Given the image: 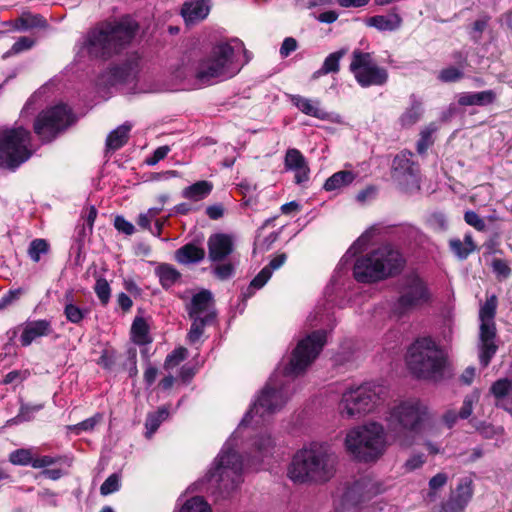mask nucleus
Instances as JSON below:
<instances>
[{"label":"nucleus","mask_w":512,"mask_h":512,"mask_svg":"<svg viewBox=\"0 0 512 512\" xmlns=\"http://www.w3.org/2000/svg\"><path fill=\"white\" fill-rule=\"evenodd\" d=\"M337 456L326 443L313 442L299 449L288 468V477L295 483L322 484L336 473Z\"/></svg>","instance_id":"1"},{"label":"nucleus","mask_w":512,"mask_h":512,"mask_svg":"<svg viewBox=\"0 0 512 512\" xmlns=\"http://www.w3.org/2000/svg\"><path fill=\"white\" fill-rule=\"evenodd\" d=\"M137 31L138 24L130 18L105 22L88 32L85 47L92 57L108 59L125 49Z\"/></svg>","instance_id":"2"},{"label":"nucleus","mask_w":512,"mask_h":512,"mask_svg":"<svg viewBox=\"0 0 512 512\" xmlns=\"http://www.w3.org/2000/svg\"><path fill=\"white\" fill-rule=\"evenodd\" d=\"M428 418V407L416 399L401 401L384 415L387 434L404 446L411 444L410 436L419 433Z\"/></svg>","instance_id":"3"},{"label":"nucleus","mask_w":512,"mask_h":512,"mask_svg":"<svg viewBox=\"0 0 512 512\" xmlns=\"http://www.w3.org/2000/svg\"><path fill=\"white\" fill-rule=\"evenodd\" d=\"M404 258L391 245H383L365 255L359 256L353 266L354 278L361 283H374L401 272Z\"/></svg>","instance_id":"4"},{"label":"nucleus","mask_w":512,"mask_h":512,"mask_svg":"<svg viewBox=\"0 0 512 512\" xmlns=\"http://www.w3.org/2000/svg\"><path fill=\"white\" fill-rule=\"evenodd\" d=\"M236 48H243V43L238 39L215 44L209 54L200 59L194 67L193 75L197 82L209 85L215 80L235 76L241 69L234 63Z\"/></svg>","instance_id":"5"},{"label":"nucleus","mask_w":512,"mask_h":512,"mask_svg":"<svg viewBox=\"0 0 512 512\" xmlns=\"http://www.w3.org/2000/svg\"><path fill=\"white\" fill-rule=\"evenodd\" d=\"M406 362L418 378L437 381L443 377L446 356L431 338L423 337L410 345Z\"/></svg>","instance_id":"6"},{"label":"nucleus","mask_w":512,"mask_h":512,"mask_svg":"<svg viewBox=\"0 0 512 512\" xmlns=\"http://www.w3.org/2000/svg\"><path fill=\"white\" fill-rule=\"evenodd\" d=\"M387 435L382 424L372 421L349 430L345 438V447L359 461H375L387 447Z\"/></svg>","instance_id":"7"},{"label":"nucleus","mask_w":512,"mask_h":512,"mask_svg":"<svg viewBox=\"0 0 512 512\" xmlns=\"http://www.w3.org/2000/svg\"><path fill=\"white\" fill-rule=\"evenodd\" d=\"M233 446V440L229 439L207 474L210 486L222 495L231 493L242 482L243 462Z\"/></svg>","instance_id":"8"},{"label":"nucleus","mask_w":512,"mask_h":512,"mask_svg":"<svg viewBox=\"0 0 512 512\" xmlns=\"http://www.w3.org/2000/svg\"><path fill=\"white\" fill-rule=\"evenodd\" d=\"M290 396L291 393L288 391L286 384L278 380L277 375L274 374L261 390L250 410L245 414L240 427L250 423L255 425L264 423L270 415L284 407Z\"/></svg>","instance_id":"9"},{"label":"nucleus","mask_w":512,"mask_h":512,"mask_svg":"<svg viewBox=\"0 0 512 512\" xmlns=\"http://www.w3.org/2000/svg\"><path fill=\"white\" fill-rule=\"evenodd\" d=\"M385 387L364 383L346 389L339 403V411L343 417L359 418L374 411L386 397Z\"/></svg>","instance_id":"10"},{"label":"nucleus","mask_w":512,"mask_h":512,"mask_svg":"<svg viewBox=\"0 0 512 512\" xmlns=\"http://www.w3.org/2000/svg\"><path fill=\"white\" fill-rule=\"evenodd\" d=\"M30 133L23 127L0 130V167L15 169L32 155Z\"/></svg>","instance_id":"11"},{"label":"nucleus","mask_w":512,"mask_h":512,"mask_svg":"<svg viewBox=\"0 0 512 512\" xmlns=\"http://www.w3.org/2000/svg\"><path fill=\"white\" fill-rule=\"evenodd\" d=\"M398 293L399 296L391 307L392 314L398 318L410 314L431 300L426 282L416 274L403 278Z\"/></svg>","instance_id":"12"},{"label":"nucleus","mask_w":512,"mask_h":512,"mask_svg":"<svg viewBox=\"0 0 512 512\" xmlns=\"http://www.w3.org/2000/svg\"><path fill=\"white\" fill-rule=\"evenodd\" d=\"M498 306L496 295L487 297L479 309V360L483 367H487L495 355L498 347L495 343L496 324L495 316Z\"/></svg>","instance_id":"13"},{"label":"nucleus","mask_w":512,"mask_h":512,"mask_svg":"<svg viewBox=\"0 0 512 512\" xmlns=\"http://www.w3.org/2000/svg\"><path fill=\"white\" fill-rule=\"evenodd\" d=\"M324 330L314 331L299 341L293 350L290 362L284 368V376H297L316 359L326 343Z\"/></svg>","instance_id":"14"},{"label":"nucleus","mask_w":512,"mask_h":512,"mask_svg":"<svg viewBox=\"0 0 512 512\" xmlns=\"http://www.w3.org/2000/svg\"><path fill=\"white\" fill-rule=\"evenodd\" d=\"M73 122L71 110L60 104L42 111L37 116L34 131L42 142H50Z\"/></svg>","instance_id":"15"},{"label":"nucleus","mask_w":512,"mask_h":512,"mask_svg":"<svg viewBox=\"0 0 512 512\" xmlns=\"http://www.w3.org/2000/svg\"><path fill=\"white\" fill-rule=\"evenodd\" d=\"M349 69L357 83L363 88L382 86L388 81V71L384 67L377 65L368 52L358 49L354 50Z\"/></svg>","instance_id":"16"},{"label":"nucleus","mask_w":512,"mask_h":512,"mask_svg":"<svg viewBox=\"0 0 512 512\" xmlns=\"http://www.w3.org/2000/svg\"><path fill=\"white\" fill-rule=\"evenodd\" d=\"M413 154L403 151L392 164V177L404 190L419 189V167L412 161Z\"/></svg>","instance_id":"17"},{"label":"nucleus","mask_w":512,"mask_h":512,"mask_svg":"<svg viewBox=\"0 0 512 512\" xmlns=\"http://www.w3.org/2000/svg\"><path fill=\"white\" fill-rule=\"evenodd\" d=\"M382 492L380 485L368 477H363L348 486L342 495L344 505L356 506Z\"/></svg>","instance_id":"18"},{"label":"nucleus","mask_w":512,"mask_h":512,"mask_svg":"<svg viewBox=\"0 0 512 512\" xmlns=\"http://www.w3.org/2000/svg\"><path fill=\"white\" fill-rule=\"evenodd\" d=\"M208 258L212 262L225 260L234 250L232 236L225 233H215L207 240Z\"/></svg>","instance_id":"19"},{"label":"nucleus","mask_w":512,"mask_h":512,"mask_svg":"<svg viewBox=\"0 0 512 512\" xmlns=\"http://www.w3.org/2000/svg\"><path fill=\"white\" fill-rule=\"evenodd\" d=\"M53 332L52 323L47 319L27 321L20 336L22 346H29L40 337L49 336Z\"/></svg>","instance_id":"20"},{"label":"nucleus","mask_w":512,"mask_h":512,"mask_svg":"<svg viewBox=\"0 0 512 512\" xmlns=\"http://www.w3.org/2000/svg\"><path fill=\"white\" fill-rule=\"evenodd\" d=\"M489 393L494 397L496 407L512 414V379H498L491 385Z\"/></svg>","instance_id":"21"},{"label":"nucleus","mask_w":512,"mask_h":512,"mask_svg":"<svg viewBox=\"0 0 512 512\" xmlns=\"http://www.w3.org/2000/svg\"><path fill=\"white\" fill-rule=\"evenodd\" d=\"M285 168L295 172V183L302 184L309 179L310 169L302 153L295 149H288L285 155Z\"/></svg>","instance_id":"22"},{"label":"nucleus","mask_w":512,"mask_h":512,"mask_svg":"<svg viewBox=\"0 0 512 512\" xmlns=\"http://www.w3.org/2000/svg\"><path fill=\"white\" fill-rule=\"evenodd\" d=\"M210 12V5L207 0H189L181 9V15L186 24H195L204 20Z\"/></svg>","instance_id":"23"},{"label":"nucleus","mask_w":512,"mask_h":512,"mask_svg":"<svg viewBox=\"0 0 512 512\" xmlns=\"http://www.w3.org/2000/svg\"><path fill=\"white\" fill-rule=\"evenodd\" d=\"M291 101L305 115L324 121L331 120V113L321 108L320 100H312L300 95H294Z\"/></svg>","instance_id":"24"},{"label":"nucleus","mask_w":512,"mask_h":512,"mask_svg":"<svg viewBox=\"0 0 512 512\" xmlns=\"http://www.w3.org/2000/svg\"><path fill=\"white\" fill-rule=\"evenodd\" d=\"M213 306V296L208 290H202L195 294L190 304L187 306L189 317H203L208 313H214L211 308Z\"/></svg>","instance_id":"25"},{"label":"nucleus","mask_w":512,"mask_h":512,"mask_svg":"<svg viewBox=\"0 0 512 512\" xmlns=\"http://www.w3.org/2000/svg\"><path fill=\"white\" fill-rule=\"evenodd\" d=\"M287 260L285 253L277 254L251 281L250 288L260 289L271 278L274 270L279 269Z\"/></svg>","instance_id":"26"},{"label":"nucleus","mask_w":512,"mask_h":512,"mask_svg":"<svg viewBox=\"0 0 512 512\" xmlns=\"http://www.w3.org/2000/svg\"><path fill=\"white\" fill-rule=\"evenodd\" d=\"M205 257V250L194 243H188L175 251V259L183 265L194 264L202 261Z\"/></svg>","instance_id":"27"},{"label":"nucleus","mask_w":512,"mask_h":512,"mask_svg":"<svg viewBox=\"0 0 512 512\" xmlns=\"http://www.w3.org/2000/svg\"><path fill=\"white\" fill-rule=\"evenodd\" d=\"M496 95L492 90L481 92H464L458 96V104L461 106H485L494 102Z\"/></svg>","instance_id":"28"},{"label":"nucleus","mask_w":512,"mask_h":512,"mask_svg":"<svg viewBox=\"0 0 512 512\" xmlns=\"http://www.w3.org/2000/svg\"><path fill=\"white\" fill-rule=\"evenodd\" d=\"M469 422L483 438L504 442L505 429L503 426H495L476 417L471 418Z\"/></svg>","instance_id":"29"},{"label":"nucleus","mask_w":512,"mask_h":512,"mask_svg":"<svg viewBox=\"0 0 512 512\" xmlns=\"http://www.w3.org/2000/svg\"><path fill=\"white\" fill-rule=\"evenodd\" d=\"M423 114L422 101L415 95L410 96V106L399 118L402 127H411L416 124Z\"/></svg>","instance_id":"30"},{"label":"nucleus","mask_w":512,"mask_h":512,"mask_svg":"<svg viewBox=\"0 0 512 512\" xmlns=\"http://www.w3.org/2000/svg\"><path fill=\"white\" fill-rule=\"evenodd\" d=\"M131 128L132 125L129 122H126L111 131L106 139L107 149L115 151L124 146L128 141Z\"/></svg>","instance_id":"31"},{"label":"nucleus","mask_w":512,"mask_h":512,"mask_svg":"<svg viewBox=\"0 0 512 512\" xmlns=\"http://www.w3.org/2000/svg\"><path fill=\"white\" fill-rule=\"evenodd\" d=\"M213 185L211 182L202 180L198 181L182 191V196L191 201H200L205 199L212 191Z\"/></svg>","instance_id":"32"},{"label":"nucleus","mask_w":512,"mask_h":512,"mask_svg":"<svg viewBox=\"0 0 512 512\" xmlns=\"http://www.w3.org/2000/svg\"><path fill=\"white\" fill-rule=\"evenodd\" d=\"M449 247L451 251L457 256L459 259H466L473 251L476 249V244L472 239V235L470 233L466 234L464 240H460L458 238L451 239L449 241Z\"/></svg>","instance_id":"33"},{"label":"nucleus","mask_w":512,"mask_h":512,"mask_svg":"<svg viewBox=\"0 0 512 512\" xmlns=\"http://www.w3.org/2000/svg\"><path fill=\"white\" fill-rule=\"evenodd\" d=\"M402 19L399 15H376L368 19L367 24L380 31H393L400 27Z\"/></svg>","instance_id":"34"},{"label":"nucleus","mask_w":512,"mask_h":512,"mask_svg":"<svg viewBox=\"0 0 512 512\" xmlns=\"http://www.w3.org/2000/svg\"><path fill=\"white\" fill-rule=\"evenodd\" d=\"M355 178L356 174L352 171L343 170L336 172L326 180L324 189L326 191L341 189L350 185L355 180Z\"/></svg>","instance_id":"35"},{"label":"nucleus","mask_w":512,"mask_h":512,"mask_svg":"<svg viewBox=\"0 0 512 512\" xmlns=\"http://www.w3.org/2000/svg\"><path fill=\"white\" fill-rule=\"evenodd\" d=\"M214 317V313H208L203 317H190V319H192V325L188 333V340L190 343H196L200 339L204 332L205 326L211 323Z\"/></svg>","instance_id":"36"},{"label":"nucleus","mask_w":512,"mask_h":512,"mask_svg":"<svg viewBox=\"0 0 512 512\" xmlns=\"http://www.w3.org/2000/svg\"><path fill=\"white\" fill-rule=\"evenodd\" d=\"M156 275L164 288L174 285L181 277L180 272L170 264H161L156 270Z\"/></svg>","instance_id":"37"},{"label":"nucleus","mask_w":512,"mask_h":512,"mask_svg":"<svg viewBox=\"0 0 512 512\" xmlns=\"http://www.w3.org/2000/svg\"><path fill=\"white\" fill-rule=\"evenodd\" d=\"M346 49H341L329 54L322 67L315 73L316 75H327L330 73H337L340 70V60L346 54Z\"/></svg>","instance_id":"38"},{"label":"nucleus","mask_w":512,"mask_h":512,"mask_svg":"<svg viewBox=\"0 0 512 512\" xmlns=\"http://www.w3.org/2000/svg\"><path fill=\"white\" fill-rule=\"evenodd\" d=\"M46 20L39 14L25 13L16 20L15 27L19 30H28L36 27H46Z\"/></svg>","instance_id":"39"},{"label":"nucleus","mask_w":512,"mask_h":512,"mask_svg":"<svg viewBox=\"0 0 512 512\" xmlns=\"http://www.w3.org/2000/svg\"><path fill=\"white\" fill-rule=\"evenodd\" d=\"M134 342L143 345L150 342L148 335V325L142 317H136L131 328Z\"/></svg>","instance_id":"40"},{"label":"nucleus","mask_w":512,"mask_h":512,"mask_svg":"<svg viewBox=\"0 0 512 512\" xmlns=\"http://www.w3.org/2000/svg\"><path fill=\"white\" fill-rule=\"evenodd\" d=\"M437 131L434 123L429 124L420 132V138L417 141L416 149L419 154H423L434 143L433 134Z\"/></svg>","instance_id":"41"},{"label":"nucleus","mask_w":512,"mask_h":512,"mask_svg":"<svg viewBox=\"0 0 512 512\" xmlns=\"http://www.w3.org/2000/svg\"><path fill=\"white\" fill-rule=\"evenodd\" d=\"M169 412L166 408H159L156 412L148 414L145 422L147 436L150 437L160 426V424L168 417Z\"/></svg>","instance_id":"42"},{"label":"nucleus","mask_w":512,"mask_h":512,"mask_svg":"<svg viewBox=\"0 0 512 512\" xmlns=\"http://www.w3.org/2000/svg\"><path fill=\"white\" fill-rule=\"evenodd\" d=\"M253 446L261 457H266L271 454L274 449L275 443L269 434H261L253 440Z\"/></svg>","instance_id":"43"},{"label":"nucleus","mask_w":512,"mask_h":512,"mask_svg":"<svg viewBox=\"0 0 512 512\" xmlns=\"http://www.w3.org/2000/svg\"><path fill=\"white\" fill-rule=\"evenodd\" d=\"M33 455L32 449L20 448L10 453L9 461L13 465L28 466L32 465Z\"/></svg>","instance_id":"44"},{"label":"nucleus","mask_w":512,"mask_h":512,"mask_svg":"<svg viewBox=\"0 0 512 512\" xmlns=\"http://www.w3.org/2000/svg\"><path fill=\"white\" fill-rule=\"evenodd\" d=\"M179 512H212L208 503L200 496L187 500Z\"/></svg>","instance_id":"45"},{"label":"nucleus","mask_w":512,"mask_h":512,"mask_svg":"<svg viewBox=\"0 0 512 512\" xmlns=\"http://www.w3.org/2000/svg\"><path fill=\"white\" fill-rule=\"evenodd\" d=\"M103 419L102 414L96 413L94 416L75 425H69L67 429L75 434H80L83 431H92L97 424Z\"/></svg>","instance_id":"46"},{"label":"nucleus","mask_w":512,"mask_h":512,"mask_svg":"<svg viewBox=\"0 0 512 512\" xmlns=\"http://www.w3.org/2000/svg\"><path fill=\"white\" fill-rule=\"evenodd\" d=\"M479 397L480 394L478 391H473L464 397L462 406L458 411L460 419H468L471 417L474 405L479 401Z\"/></svg>","instance_id":"47"},{"label":"nucleus","mask_w":512,"mask_h":512,"mask_svg":"<svg viewBox=\"0 0 512 512\" xmlns=\"http://www.w3.org/2000/svg\"><path fill=\"white\" fill-rule=\"evenodd\" d=\"M43 408V404H35V405H28V404H22L20 406V410L18 415L10 420L9 422L12 423H20L24 421H30L33 419V414L40 411Z\"/></svg>","instance_id":"48"},{"label":"nucleus","mask_w":512,"mask_h":512,"mask_svg":"<svg viewBox=\"0 0 512 512\" xmlns=\"http://www.w3.org/2000/svg\"><path fill=\"white\" fill-rule=\"evenodd\" d=\"M463 76L464 72L461 69L454 66H449L440 70L437 78L443 83H452L459 81L463 78Z\"/></svg>","instance_id":"49"},{"label":"nucleus","mask_w":512,"mask_h":512,"mask_svg":"<svg viewBox=\"0 0 512 512\" xmlns=\"http://www.w3.org/2000/svg\"><path fill=\"white\" fill-rule=\"evenodd\" d=\"M48 249L49 245L46 240L35 239L29 245L28 255L34 262H38L40 260V256L42 254H46Z\"/></svg>","instance_id":"50"},{"label":"nucleus","mask_w":512,"mask_h":512,"mask_svg":"<svg viewBox=\"0 0 512 512\" xmlns=\"http://www.w3.org/2000/svg\"><path fill=\"white\" fill-rule=\"evenodd\" d=\"M35 44V40L26 36L20 37L8 50L4 55L3 58L10 57L12 55L19 54L23 51H27L31 49Z\"/></svg>","instance_id":"51"},{"label":"nucleus","mask_w":512,"mask_h":512,"mask_svg":"<svg viewBox=\"0 0 512 512\" xmlns=\"http://www.w3.org/2000/svg\"><path fill=\"white\" fill-rule=\"evenodd\" d=\"M87 313V309H81L75 304L66 305V307H64V315L66 319L73 324H79Z\"/></svg>","instance_id":"52"},{"label":"nucleus","mask_w":512,"mask_h":512,"mask_svg":"<svg viewBox=\"0 0 512 512\" xmlns=\"http://www.w3.org/2000/svg\"><path fill=\"white\" fill-rule=\"evenodd\" d=\"M187 354H188V351L184 347L175 349L172 353L167 355L165 362H164V367L166 369H170V368H173V367L179 365L183 360L186 359Z\"/></svg>","instance_id":"53"},{"label":"nucleus","mask_w":512,"mask_h":512,"mask_svg":"<svg viewBox=\"0 0 512 512\" xmlns=\"http://www.w3.org/2000/svg\"><path fill=\"white\" fill-rule=\"evenodd\" d=\"M278 233L277 232H271L267 236L262 237L261 235H258L254 242V251L260 250L261 252L268 251L272 245L277 241L278 239Z\"/></svg>","instance_id":"54"},{"label":"nucleus","mask_w":512,"mask_h":512,"mask_svg":"<svg viewBox=\"0 0 512 512\" xmlns=\"http://www.w3.org/2000/svg\"><path fill=\"white\" fill-rule=\"evenodd\" d=\"M95 293L102 304L106 305L110 299V286L106 279L99 278L94 287Z\"/></svg>","instance_id":"55"},{"label":"nucleus","mask_w":512,"mask_h":512,"mask_svg":"<svg viewBox=\"0 0 512 512\" xmlns=\"http://www.w3.org/2000/svg\"><path fill=\"white\" fill-rule=\"evenodd\" d=\"M490 20L489 16H482L479 19H477L473 25L470 32L471 39L474 42H479L482 36L483 31L487 28L488 22Z\"/></svg>","instance_id":"56"},{"label":"nucleus","mask_w":512,"mask_h":512,"mask_svg":"<svg viewBox=\"0 0 512 512\" xmlns=\"http://www.w3.org/2000/svg\"><path fill=\"white\" fill-rule=\"evenodd\" d=\"M472 496V489L469 484H460L457 487L456 493L454 495V501L460 507H463L467 504Z\"/></svg>","instance_id":"57"},{"label":"nucleus","mask_w":512,"mask_h":512,"mask_svg":"<svg viewBox=\"0 0 512 512\" xmlns=\"http://www.w3.org/2000/svg\"><path fill=\"white\" fill-rule=\"evenodd\" d=\"M120 478L117 474L110 475L101 485L100 493L102 495H109L119 490Z\"/></svg>","instance_id":"58"},{"label":"nucleus","mask_w":512,"mask_h":512,"mask_svg":"<svg viewBox=\"0 0 512 512\" xmlns=\"http://www.w3.org/2000/svg\"><path fill=\"white\" fill-rule=\"evenodd\" d=\"M464 220L465 222L474 227L478 231H484L486 228V224L483 218H481L476 212L474 211H466L464 214Z\"/></svg>","instance_id":"59"},{"label":"nucleus","mask_w":512,"mask_h":512,"mask_svg":"<svg viewBox=\"0 0 512 512\" xmlns=\"http://www.w3.org/2000/svg\"><path fill=\"white\" fill-rule=\"evenodd\" d=\"M213 273L218 279L226 280L232 277L234 266L231 263L220 264L213 269Z\"/></svg>","instance_id":"60"},{"label":"nucleus","mask_w":512,"mask_h":512,"mask_svg":"<svg viewBox=\"0 0 512 512\" xmlns=\"http://www.w3.org/2000/svg\"><path fill=\"white\" fill-rule=\"evenodd\" d=\"M114 226L119 232H122L126 235H132L135 232L134 225L127 221L123 216L115 217Z\"/></svg>","instance_id":"61"},{"label":"nucleus","mask_w":512,"mask_h":512,"mask_svg":"<svg viewBox=\"0 0 512 512\" xmlns=\"http://www.w3.org/2000/svg\"><path fill=\"white\" fill-rule=\"evenodd\" d=\"M58 460H59V458L52 457L49 455L38 456V457H35L33 455V460H32L31 466L36 469L46 468V467L54 465L55 463L58 462Z\"/></svg>","instance_id":"62"},{"label":"nucleus","mask_w":512,"mask_h":512,"mask_svg":"<svg viewBox=\"0 0 512 512\" xmlns=\"http://www.w3.org/2000/svg\"><path fill=\"white\" fill-rule=\"evenodd\" d=\"M170 152V147L167 146V145H164V146H160L158 147L153 155L149 158L146 159V163L149 165V166H154L156 165L160 160L164 159L167 154Z\"/></svg>","instance_id":"63"},{"label":"nucleus","mask_w":512,"mask_h":512,"mask_svg":"<svg viewBox=\"0 0 512 512\" xmlns=\"http://www.w3.org/2000/svg\"><path fill=\"white\" fill-rule=\"evenodd\" d=\"M425 463V458L423 454H415L412 455L407 461L405 462V469L408 472L414 471L418 468H420Z\"/></svg>","instance_id":"64"}]
</instances>
